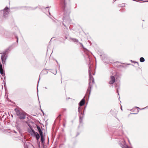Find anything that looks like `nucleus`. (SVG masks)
Segmentation results:
<instances>
[{
  "mask_svg": "<svg viewBox=\"0 0 148 148\" xmlns=\"http://www.w3.org/2000/svg\"><path fill=\"white\" fill-rule=\"evenodd\" d=\"M60 3L63 10L64 16L63 20L67 23H70L71 20L69 16L70 12L69 0H60Z\"/></svg>",
  "mask_w": 148,
  "mask_h": 148,
  "instance_id": "obj_1",
  "label": "nucleus"
},
{
  "mask_svg": "<svg viewBox=\"0 0 148 148\" xmlns=\"http://www.w3.org/2000/svg\"><path fill=\"white\" fill-rule=\"evenodd\" d=\"M88 72L89 73V86L87 89V92L89 93L90 95V93L91 89L95 83L94 78L92 75V70L90 65L89 66Z\"/></svg>",
  "mask_w": 148,
  "mask_h": 148,
  "instance_id": "obj_2",
  "label": "nucleus"
},
{
  "mask_svg": "<svg viewBox=\"0 0 148 148\" xmlns=\"http://www.w3.org/2000/svg\"><path fill=\"white\" fill-rule=\"evenodd\" d=\"M10 51V49H7L3 52V54L2 55L1 58L3 64H5V61L7 57V54Z\"/></svg>",
  "mask_w": 148,
  "mask_h": 148,
  "instance_id": "obj_3",
  "label": "nucleus"
},
{
  "mask_svg": "<svg viewBox=\"0 0 148 148\" xmlns=\"http://www.w3.org/2000/svg\"><path fill=\"white\" fill-rule=\"evenodd\" d=\"M17 115L19 116V118L21 119H25V113L22 111L18 110L16 111Z\"/></svg>",
  "mask_w": 148,
  "mask_h": 148,
  "instance_id": "obj_4",
  "label": "nucleus"
},
{
  "mask_svg": "<svg viewBox=\"0 0 148 148\" xmlns=\"http://www.w3.org/2000/svg\"><path fill=\"white\" fill-rule=\"evenodd\" d=\"M1 12H3V17L4 18H6L9 14L8 8V7H6L3 10H1Z\"/></svg>",
  "mask_w": 148,
  "mask_h": 148,
  "instance_id": "obj_5",
  "label": "nucleus"
},
{
  "mask_svg": "<svg viewBox=\"0 0 148 148\" xmlns=\"http://www.w3.org/2000/svg\"><path fill=\"white\" fill-rule=\"evenodd\" d=\"M32 131L33 133V134L35 136L37 140L39 139L40 137L39 134L37 132H35L33 130H32Z\"/></svg>",
  "mask_w": 148,
  "mask_h": 148,
  "instance_id": "obj_6",
  "label": "nucleus"
},
{
  "mask_svg": "<svg viewBox=\"0 0 148 148\" xmlns=\"http://www.w3.org/2000/svg\"><path fill=\"white\" fill-rule=\"evenodd\" d=\"M111 80L109 82V83L110 84H113L115 82V78L113 76H110Z\"/></svg>",
  "mask_w": 148,
  "mask_h": 148,
  "instance_id": "obj_7",
  "label": "nucleus"
},
{
  "mask_svg": "<svg viewBox=\"0 0 148 148\" xmlns=\"http://www.w3.org/2000/svg\"><path fill=\"white\" fill-rule=\"evenodd\" d=\"M85 103V100L84 98H83L79 102V105L80 106H83Z\"/></svg>",
  "mask_w": 148,
  "mask_h": 148,
  "instance_id": "obj_8",
  "label": "nucleus"
},
{
  "mask_svg": "<svg viewBox=\"0 0 148 148\" xmlns=\"http://www.w3.org/2000/svg\"><path fill=\"white\" fill-rule=\"evenodd\" d=\"M71 39L72 40H73L74 42H79V43H80V45H82V47H83V45H82V44L81 43H80L79 42L78 40H77V39L75 38H71Z\"/></svg>",
  "mask_w": 148,
  "mask_h": 148,
  "instance_id": "obj_9",
  "label": "nucleus"
},
{
  "mask_svg": "<svg viewBox=\"0 0 148 148\" xmlns=\"http://www.w3.org/2000/svg\"><path fill=\"white\" fill-rule=\"evenodd\" d=\"M80 114H81L82 115H83V116H82V117H81V116H79V122L80 123H81L82 122V119L84 116V112H83V113H80Z\"/></svg>",
  "mask_w": 148,
  "mask_h": 148,
  "instance_id": "obj_10",
  "label": "nucleus"
},
{
  "mask_svg": "<svg viewBox=\"0 0 148 148\" xmlns=\"http://www.w3.org/2000/svg\"><path fill=\"white\" fill-rule=\"evenodd\" d=\"M37 127L40 135L43 134L42 131L40 126H38V125H37Z\"/></svg>",
  "mask_w": 148,
  "mask_h": 148,
  "instance_id": "obj_11",
  "label": "nucleus"
},
{
  "mask_svg": "<svg viewBox=\"0 0 148 148\" xmlns=\"http://www.w3.org/2000/svg\"><path fill=\"white\" fill-rule=\"evenodd\" d=\"M25 148H29V147H32V148H34V147L31 144H29L28 145H27V144H25Z\"/></svg>",
  "mask_w": 148,
  "mask_h": 148,
  "instance_id": "obj_12",
  "label": "nucleus"
},
{
  "mask_svg": "<svg viewBox=\"0 0 148 148\" xmlns=\"http://www.w3.org/2000/svg\"><path fill=\"white\" fill-rule=\"evenodd\" d=\"M40 136L41 140L42 142L43 143L45 140V138L43 136V134H40Z\"/></svg>",
  "mask_w": 148,
  "mask_h": 148,
  "instance_id": "obj_13",
  "label": "nucleus"
},
{
  "mask_svg": "<svg viewBox=\"0 0 148 148\" xmlns=\"http://www.w3.org/2000/svg\"><path fill=\"white\" fill-rule=\"evenodd\" d=\"M0 73L1 74L2 76L5 75V73H4V71L3 69H0Z\"/></svg>",
  "mask_w": 148,
  "mask_h": 148,
  "instance_id": "obj_14",
  "label": "nucleus"
},
{
  "mask_svg": "<svg viewBox=\"0 0 148 148\" xmlns=\"http://www.w3.org/2000/svg\"><path fill=\"white\" fill-rule=\"evenodd\" d=\"M113 112H115V114H116V113H117V111L115 110H111L110 111V112L113 114V115H114V114L113 113Z\"/></svg>",
  "mask_w": 148,
  "mask_h": 148,
  "instance_id": "obj_15",
  "label": "nucleus"
},
{
  "mask_svg": "<svg viewBox=\"0 0 148 148\" xmlns=\"http://www.w3.org/2000/svg\"><path fill=\"white\" fill-rule=\"evenodd\" d=\"M140 61L141 62H143L145 61V59L143 57H141L140 59Z\"/></svg>",
  "mask_w": 148,
  "mask_h": 148,
  "instance_id": "obj_16",
  "label": "nucleus"
},
{
  "mask_svg": "<svg viewBox=\"0 0 148 148\" xmlns=\"http://www.w3.org/2000/svg\"><path fill=\"white\" fill-rule=\"evenodd\" d=\"M5 115H6L7 113L6 112H4L3 113H2V114H1V116H2V117L3 118L4 117Z\"/></svg>",
  "mask_w": 148,
  "mask_h": 148,
  "instance_id": "obj_17",
  "label": "nucleus"
},
{
  "mask_svg": "<svg viewBox=\"0 0 148 148\" xmlns=\"http://www.w3.org/2000/svg\"><path fill=\"white\" fill-rule=\"evenodd\" d=\"M78 111L79 112L80 114V112H81V108H80V106L78 108Z\"/></svg>",
  "mask_w": 148,
  "mask_h": 148,
  "instance_id": "obj_18",
  "label": "nucleus"
},
{
  "mask_svg": "<svg viewBox=\"0 0 148 148\" xmlns=\"http://www.w3.org/2000/svg\"><path fill=\"white\" fill-rule=\"evenodd\" d=\"M26 9L27 10H33L34 9L31 7H28Z\"/></svg>",
  "mask_w": 148,
  "mask_h": 148,
  "instance_id": "obj_19",
  "label": "nucleus"
},
{
  "mask_svg": "<svg viewBox=\"0 0 148 148\" xmlns=\"http://www.w3.org/2000/svg\"><path fill=\"white\" fill-rule=\"evenodd\" d=\"M42 72H45V74H46V73H47V72L46 70H43L42 71Z\"/></svg>",
  "mask_w": 148,
  "mask_h": 148,
  "instance_id": "obj_20",
  "label": "nucleus"
},
{
  "mask_svg": "<svg viewBox=\"0 0 148 148\" xmlns=\"http://www.w3.org/2000/svg\"><path fill=\"white\" fill-rule=\"evenodd\" d=\"M61 115L60 114L59 116L57 117V119H59V120L60 119V116H61Z\"/></svg>",
  "mask_w": 148,
  "mask_h": 148,
  "instance_id": "obj_21",
  "label": "nucleus"
},
{
  "mask_svg": "<svg viewBox=\"0 0 148 148\" xmlns=\"http://www.w3.org/2000/svg\"><path fill=\"white\" fill-rule=\"evenodd\" d=\"M16 38L17 39V42L18 43V37L17 36H16Z\"/></svg>",
  "mask_w": 148,
  "mask_h": 148,
  "instance_id": "obj_22",
  "label": "nucleus"
},
{
  "mask_svg": "<svg viewBox=\"0 0 148 148\" xmlns=\"http://www.w3.org/2000/svg\"><path fill=\"white\" fill-rule=\"evenodd\" d=\"M57 73V71L56 70L54 72H53V73L54 74L56 75V74Z\"/></svg>",
  "mask_w": 148,
  "mask_h": 148,
  "instance_id": "obj_23",
  "label": "nucleus"
},
{
  "mask_svg": "<svg viewBox=\"0 0 148 148\" xmlns=\"http://www.w3.org/2000/svg\"><path fill=\"white\" fill-rule=\"evenodd\" d=\"M16 128H17V129H18V126L17 125H16Z\"/></svg>",
  "mask_w": 148,
  "mask_h": 148,
  "instance_id": "obj_24",
  "label": "nucleus"
},
{
  "mask_svg": "<svg viewBox=\"0 0 148 148\" xmlns=\"http://www.w3.org/2000/svg\"><path fill=\"white\" fill-rule=\"evenodd\" d=\"M123 148H129L128 146H126V147H124Z\"/></svg>",
  "mask_w": 148,
  "mask_h": 148,
  "instance_id": "obj_25",
  "label": "nucleus"
},
{
  "mask_svg": "<svg viewBox=\"0 0 148 148\" xmlns=\"http://www.w3.org/2000/svg\"><path fill=\"white\" fill-rule=\"evenodd\" d=\"M14 132L15 133H16V131H14Z\"/></svg>",
  "mask_w": 148,
  "mask_h": 148,
  "instance_id": "obj_26",
  "label": "nucleus"
},
{
  "mask_svg": "<svg viewBox=\"0 0 148 148\" xmlns=\"http://www.w3.org/2000/svg\"><path fill=\"white\" fill-rule=\"evenodd\" d=\"M92 75H95V73H93Z\"/></svg>",
  "mask_w": 148,
  "mask_h": 148,
  "instance_id": "obj_27",
  "label": "nucleus"
},
{
  "mask_svg": "<svg viewBox=\"0 0 148 148\" xmlns=\"http://www.w3.org/2000/svg\"><path fill=\"white\" fill-rule=\"evenodd\" d=\"M117 93H118V95H119V93H118V90H117Z\"/></svg>",
  "mask_w": 148,
  "mask_h": 148,
  "instance_id": "obj_28",
  "label": "nucleus"
},
{
  "mask_svg": "<svg viewBox=\"0 0 148 148\" xmlns=\"http://www.w3.org/2000/svg\"><path fill=\"white\" fill-rule=\"evenodd\" d=\"M39 80H40V78H39V81H38V83H39Z\"/></svg>",
  "mask_w": 148,
  "mask_h": 148,
  "instance_id": "obj_29",
  "label": "nucleus"
},
{
  "mask_svg": "<svg viewBox=\"0 0 148 148\" xmlns=\"http://www.w3.org/2000/svg\"><path fill=\"white\" fill-rule=\"evenodd\" d=\"M64 127H65V125H64Z\"/></svg>",
  "mask_w": 148,
  "mask_h": 148,
  "instance_id": "obj_30",
  "label": "nucleus"
},
{
  "mask_svg": "<svg viewBox=\"0 0 148 148\" xmlns=\"http://www.w3.org/2000/svg\"><path fill=\"white\" fill-rule=\"evenodd\" d=\"M49 8V7H46V8Z\"/></svg>",
  "mask_w": 148,
  "mask_h": 148,
  "instance_id": "obj_31",
  "label": "nucleus"
},
{
  "mask_svg": "<svg viewBox=\"0 0 148 148\" xmlns=\"http://www.w3.org/2000/svg\"><path fill=\"white\" fill-rule=\"evenodd\" d=\"M45 88H46V89H47V87H45Z\"/></svg>",
  "mask_w": 148,
  "mask_h": 148,
  "instance_id": "obj_32",
  "label": "nucleus"
},
{
  "mask_svg": "<svg viewBox=\"0 0 148 148\" xmlns=\"http://www.w3.org/2000/svg\"><path fill=\"white\" fill-rule=\"evenodd\" d=\"M64 26H65V25H64Z\"/></svg>",
  "mask_w": 148,
  "mask_h": 148,
  "instance_id": "obj_33",
  "label": "nucleus"
},
{
  "mask_svg": "<svg viewBox=\"0 0 148 148\" xmlns=\"http://www.w3.org/2000/svg\"><path fill=\"white\" fill-rule=\"evenodd\" d=\"M49 14H50V13L49 12Z\"/></svg>",
  "mask_w": 148,
  "mask_h": 148,
  "instance_id": "obj_34",
  "label": "nucleus"
}]
</instances>
